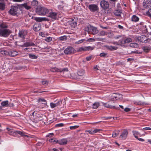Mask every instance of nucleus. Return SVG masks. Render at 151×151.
Masks as SVG:
<instances>
[{
	"label": "nucleus",
	"instance_id": "13d9d810",
	"mask_svg": "<svg viewBox=\"0 0 151 151\" xmlns=\"http://www.w3.org/2000/svg\"><path fill=\"white\" fill-rule=\"evenodd\" d=\"M64 125V124L63 123H60L58 124H57L56 125V127H63Z\"/></svg>",
	"mask_w": 151,
	"mask_h": 151
},
{
	"label": "nucleus",
	"instance_id": "a211bd4d",
	"mask_svg": "<svg viewBox=\"0 0 151 151\" xmlns=\"http://www.w3.org/2000/svg\"><path fill=\"white\" fill-rule=\"evenodd\" d=\"M103 39L100 38H96V39L93 38H90L86 40V41L87 42L88 41L89 42H93L95 41H102V40Z\"/></svg>",
	"mask_w": 151,
	"mask_h": 151
},
{
	"label": "nucleus",
	"instance_id": "39448f33",
	"mask_svg": "<svg viewBox=\"0 0 151 151\" xmlns=\"http://www.w3.org/2000/svg\"><path fill=\"white\" fill-rule=\"evenodd\" d=\"M21 6L24 7L26 9L31 10L32 9V8L31 4V3L29 1H26L21 5Z\"/></svg>",
	"mask_w": 151,
	"mask_h": 151
},
{
	"label": "nucleus",
	"instance_id": "393cba45",
	"mask_svg": "<svg viewBox=\"0 0 151 151\" xmlns=\"http://www.w3.org/2000/svg\"><path fill=\"white\" fill-rule=\"evenodd\" d=\"M132 21L136 22L139 20V18L136 15H133L132 17Z\"/></svg>",
	"mask_w": 151,
	"mask_h": 151
},
{
	"label": "nucleus",
	"instance_id": "8fccbe9b",
	"mask_svg": "<svg viewBox=\"0 0 151 151\" xmlns=\"http://www.w3.org/2000/svg\"><path fill=\"white\" fill-rule=\"evenodd\" d=\"M117 96H118L117 94H113L112 96L113 100H117Z\"/></svg>",
	"mask_w": 151,
	"mask_h": 151
},
{
	"label": "nucleus",
	"instance_id": "f3484780",
	"mask_svg": "<svg viewBox=\"0 0 151 151\" xmlns=\"http://www.w3.org/2000/svg\"><path fill=\"white\" fill-rule=\"evenodd\" d=\"M103 105L104 107L110 109H115V107L114 106H112L107 103H104L103 102H101Z\"/></svg>",
	"mask_w": 151,
	"mask_h": 151
},
{
	"label": "nucleus",
	"instance_id": "f704fd0d",
	"mask_svg": "<svg viewBox=\"0 0 151 151\" xmlns=\"http://www.w3.org/2000/svg\"><path fill=\"white\" fill-rule=\"evenodd\" d=\"M29 57L30 58L32 59H36L37 58V56L32 54H29Z\"/></svg>",
	"mask_w": 151,
	"mask_h": 151
},
{
	"label": "nucleus",
	"instance_id": "473e14b6",
	"mask_svg": "<svg viewBox=\"0 0 151 151\" xmlns=\"http://www.w3.org/2000/svg\"><path fill=\"white\" fill-rule=\"evenodd\" d=\"M86 41L85 39H82L81 40H79L75 42V43L76 44H78L82 43Z\"/></svg>",
	"mask_w": 151,
	"mask_h": 151
},
{
	"label": "nucleus",
	"instance_id": "e2e57ef3",
	"mask_svg": "<svg viewBox=\"0 0 151 151\" xmlns=\"http://www.w3.org/2000/svg\"><path fill=\"white\" fill-rule=\"evenodd\" d=\"M131 110V109L128 108H126L124 109V111L126 112H129Z\"/></svg>",
	"mask_w": 151,
	"mask_h": 151
},
{
	"label": "nucleus",
	"instance_id": "4be33fe9",
	"mask_svg": "<svg viewBox=\"0 0 151 151\" xmlns=\"http://www.w3.org/2000/svg\"><path fill=\"white\" fill-rule=\"evenodd\" d=\"M32 18L34 20L36 21L37 22H40L44 20V19L42 18L32 17Z\"/></svg>",
	"mask_w": 151,
	"mask_h": 151
},
{
	"label": "nucleus",
	"instance_id": "0e129e2a",
	"mask_svg": "<svg viewBox=\"0 0 151 151\" xmlns=\"http://www.w3.org/2000/svg\"><path fill=\"white\" fill-rule=\"evenodd\" d=\"M88 132H89V133L91 134H93L94 133H93V130H88L87 131Z\"/></svg>",
	"mask_w": 151,
	"mask_h": 151
},
{
	"label": "nucleus",
	"instance_id": "c9c22d12",
	"mask_svg": "<svg viewBox=\"0 0 151 151\" xmlns=\"http://www.w3.org/2000/svg\"><path fill=\"white\" fill-rule=\"evenodd\" d=\"M5 4L2 2H0V9L1 10H4L5 8Z\"/></svg>",
	"mask_w": 151,
	"mask_h": 151
},
{
	"label": "nucleus",
	"instance_id": "774afa93",
	"mask_svg": "<svg viewBox=\"0 0 151 151\" xmlns=\"http://www.w3.org/2000/svg\"><path fill=\"white\" fill-rule=\"evenodd\" d=\"M143 129H145L146 130H151V128L149 127H146L144 128H143Z\"/></svg>",
	"mask_w": 151,
	"mask_h": 151
},
{
	"label": "nucleus",
	"instance_id": "1a4fd4ad",
	"mask_svg": "<svg viewBox=\"0 0 151 151\" xmlns=\"http://www.w3.org/2000/svg\"><path fill=\"white\" fill-rule=\"evenodd\" d=\"M18 10V8L17 6H12L9 11V12L12 15H15L17 14Z\"/></svg>",
	"mask_w": 151,
	"mask_h": 151
},
{
	"label": "nucleus",
	"instance_id": "5fc2aeb1",
	"mask_svg": "<svg viewBox=\"0 0 151 151\" xmlns=\"http://www.w3.org/2000/svg\"><path fill=\"white\" fill-rule=\"evenodd\" d=\"M107 55V53H102L100 54V56L101 57H105Z\"/></svg>",
	"mask_w": 151,
	"mask_h": 151
},
{
	"label": "nucleus",
	"instance_id": "052dcab7",
	"mask_svg": "<svg viewBox=\"0 0 151 151\" xmlns=\"http://www.w3.org/2000/svg\"><path fill=\"white\" fill-rule=\"evenodd\" d=\"M118 96H117V100L121 99L122 97V95L120 94H117Z\"/></svg>",
	"mask_w": 151,
	"mask_h": 151
},
{
	"label": "nucleus",
	"instance_id": "aec40b11",
	"mask_svg": "<svg viewBox=\"0 0 151 151\" xmlns=\"http://www.w3.org/2000/svg\"><path fill=\"white\" fill-rule=\"evenodd\" d=\"M106 48L110 50H115L117 49V47L116 46H106Z\"/></svg>",
	"mask_w": 151,
	"mask_h": 151
},
{
	"label": "nucleus",
	"instance_id": "2eb2a0df",
	"mask_svg": "<svg viewBox=\"0 0 151 151\" xmlns=\"http://www.w3.org/2000/svg\"><path fill=\"white\" fill-rule=\"evenodd\" d=\"M67 143V140L66 139H62L58 140V143L61 145H65Z\"/></svg>",
	"mask_w": 151,
	"mask_h": 151
},
{
	"label": "nucleus",
	"instance_id": "a18cd8bd",
	"mask_svg": "<svg viewBox=\"0 0 151 151\" xmlns=\"http://www.w3.org/2000/svg\"><path fill=\"white\" fill-rule=\"evenodd\" d=\"M143 50L145 52H147L150 50V48L148 47H143Z\"/></svg>",
	"mask_w": 151,
	"mask_h": 151
},
{
	"label": "nucleus",
	"instance_id": "ddd939ff",
	"mask_svg": "<svg viewBox=\"0 0 151 151\" xmlns=\"http://www.w3.org/2000/svg\"><path fill=\"white\" fill-rule=\"evenodd\" d=\"M6 129L8 131L7 133L9 135L14 136H16V131H13V130L11 129L8 127L6 128Z\"/></svg>",
	"mask_w": 151,
	"mask_h": 151
},
{
	"label": "nucleus",
	"instance_id": "dca6fc26",
	"mask_svg": "<svg viewBox=\"0 0 151 151\" xmlns=\"http://www.w3.org/2000/svg\"><path fill=\"white\" fill-rule=\"evenodd\" d=\"M41 28L40 25L39 24H35L33 27V29L36 31L40 30Z\"/></svg>",
	"mask_w": 151,
	"mask_h": 151
},
{
	"label": "nucleus",
	"instance_id": "49530a36",
	"mask_svg": "<svg viewBox=\"0 0 151 151\" xmlns=\"http://www.w3.org/2000/svg\"><path fill=\"white\" fill-rule=\"evenodd\" d=\"M45 51L48 52L52 51V48L49 47L45 48Z\"/></svg>",
	"mask_w": 151,
	"mask_h": 151
},
{
	"label": "nucleus",
	"instance_id": "4c0bfd02",
	"mask_svg": "<svg viewBox=\"0 0 151 151\" xmlns=\"http://www.w3.org/2000/svg\"><path fill=\"white\" fill-rule=\"evenodd\" d=\"M99 105V103L98 102H95L93 104V109H96L97 108Z\"/></svg>",
	"mask_w": 151,
	"mask_h": 151
},
{
	"label": "nucleus",
	"instance_id": "f8f14e48",
	"mask_svg": "<svg viewBox=\"0 0 151 151\" xmlns=\"http://www.w3.org/2000/svg\"><path fill=\"white\" fill-rule=\"evenodd\" d=\"M62 100H60L56 103H50V106L51 108L53 109L57 106L60 105L62 104Z\"/></svg>",
	"mask_w": 151,
	"mask_h": 151
},
{
	"label": "nucleus",
	"instance_id": "79ce46f5",
	"mask_svg": "<svg viewBox=\"0 0 151 151\" xmlns=\"http://www.w3.org/2000/svg\"><path fill=\"white\" fill-rule=\"evenodd\" d=\"M60 72H63L64 73L65 72H68V68H66L63 69H60Z\"/></svg>",
	"mask_w": 151,
	"mask_h": 151
},
{
	"label": "nucleus",
	"instance_id": "58836bf2",
	"mask_svg": "<svg viewBox=\"0 0 151 151\" xmlns=\"http://www.w3.org/2000/svg\"><path fill=\"white\" fill-rule=\"evenodd\" d=\"M132 133L135 137L136 138H138L137 135L139 134V133L138 132L135 131H133Z\"/></svg>",
	"mask_w": 151,
	"mask_h": 151
},
{
	"label": "nucleus",
	"instance_id": "bb28decb",
	"mask_svg": "<svg viewBox=\"0 0 151 151\" xmlns=\"http://www.w3.org/2000/svg\"><path fill=\"white\" fill-rule=\"evenodd\" d=\"M38 4V1L36 0H33L31 3V5L32 6H37Z\"/></svg>",
	"mask_w": 151,
	"mask_h": 151
},
{
	"label": "nucleus",
	"instance_id": "09e8293b",
	"mask_svg": "<svg viewBox=\"0 0 151 151\" xmlns=\"http://www.w3.org/2000/svg\"><path fill=\"white\" fill-rule=\"evenodd\" d=\"M53 133H49L46 136V137H49L50 138L54 136Z\"/></svg>",
	"mask_w": 151,
	"mask_h": 151
},
{
	"label": "nucleus",
	"instance_id": "37998d69",
	"mask_svg": "<svg viewBox=\"0 0 151 151\" xmlns=\"http://www.w3.org/2000/svg\"><path fill=\"white\" fill-rule=\"evenodd\" d=\"M134 104L137 105H144V104H145L144 102H142L141 101H136L134 102Z\"/></svg>",
	"mask_w": 151,
	"mask_h": 151
},
{
	"label": "nucleus",
	"instance_id": "c03bdc74",
	"mask_svg": "<svg viewBox=\"0 0 151 151\" xmlns=\"http://www.w3.org/2000/svg\"><path fill=\"white\" fill-rule=\"evenodd\" d=\"M19 35L20 37L22 38H24L25 35L24 34V32H22L21 31L19 32Z\"/></svg>",
	"mask_w": 151,
	"mask_h": 151
},
{
	"label": "nucleus",
	"instance_id": "6e6552de",
	"mask_svg": "<svg viewBox=\"0 0 151 151\" xmlns=\"http://www.w3.org/2000/svg\"><path fill=\"white\" fill-rule=\"evenodd\" d=\"M9 31L7 29H0V35L4 37H7L10 34Z\"/></svg>",
	"mask_w": 151,
	"mask_h": 151
},
{
	"label": "nucleus",
	"instance_id": "338daca9",
	"mask_svg": "<svg viewBox=\"0 0 151 151\" xmlns=\"http://www.w3.org/2000/svg\"><path fill=\"white\" fill-rule=\"evenodd\" d=\"M14 104L12 103H9V105L8 106L10 107H12L14 106Z\"/></svg>",
	"mask_w": 151,
	"mask_h": 151
},
{
	"label": "nucleus",
	"instance_id": "3c124183",
	"mask_svg": "<svg viewBox=\"0 0 151 151\" xmlns=\"http://www.w3.org/2000/svg\"><path fill=\"white\" fill-rule=\"evenodd\" d=\"M42 84L44 85H47L48 84V82L46 80H44L42 81Z\"/></svg>",
	"mask_w": 151,
	"mask_h": 151
},
{
	"label": "nucleus",
	"instance_id": "e433bc0d",
	"mask_svg": "<svg viewBox=\"0 0 151 151\" xmlns=\"http://www.w3.org/2000/svg\"><path fill=\"white\" fill-rule=\"evenodd\" d=\"M130 46L132 47L137 48L138 47V45L137 43H131Z\"/></svg>",
	"mask_w": 151,
	"mask_h": 151
},
{
	"label": "nucleus",
	"instance_id": "7ed1b4c3",
	"mask_svg": "<svg viewBox=\"0 0 151 151\" xmlns=\"http://www.w3.org/2000/svg\"><path fill=\"white\" fill-rule=\"evenodd\" d=\"M48 16L52 19L54 20L57 19L58 18V14L57 12H53L51 10H49Z\"/></svg>",
	"mask_w": 151,
	"mask_h": 151
},
{
	"label": "nucleus",
	"instance_id": "72a5a7b5",
	"mask_svg": "<svg viewBox=\"0 0 151 151\" xmlns=\"http://www.w3.org/2000/svg\"><path fill=\"white\" fill-rule=\"evenodd\" d=\"M35 45V44L32 42H27L25 43V47H27L30 46Z\"/></svg>",
	"mask_w": 151,
	"mask_h": 151
},
{
	"label": "nucleus",
	"instance_id": "de8ad7c7",
	"mask_svg": "<svg viewBox=\"0 0 151 151\" xmlns=\"http://www.w3.org/2000/svg\"><path fill=\"white\" fill-rule=\"evenodd\" d=\"M45 40L47 42H50L52 41V38L51 37H46Z\"/></svg>",
	"mask_w": 151,
	"mask_h": 151
},
{
	"label": "nucleus",
	"instance_id": "603ef678",
	"mask_svg": "<svg viewBox=\"0 0 151 151\" xmlns=\"http://www.w3.org/2000/svg\"><path fill=\"white\" fill-rule=\"evenodd\" d=\"M79 126H70V128L71 129H74L78 128L79 127Z\"/></svg>",
	"mask_w": 151,
	"mask_h": 151
},
{
	"label": "nucleus",
	"instance_id": "b1692460",
	"mask_svg": "<svg viewBox=\"0 0 151 151\" xmlns=\"http://www.w3.org/2000/svg\"><path fill=\"white\" fill-rule=\"evenodd\" d=\"M49 141L51 143L56 144L58 143V140L55 138H53L49 140Z\"/></svg>",
	"mask_w": 151,
	"mask_h": 151
},
{
	"label": "nucleus",
	"instance_id": "9d476101",
	"mask_svg": "<svg viewBox=\"0 0 151 151\" xmlns=\"http://www.w3.org/2000/svg\"><path fill=\"white\" fill-rule=\"evenodd\" d=\"M88 7L90 11L93 12L97 11L98 9L97 6L95 4L89 5Z\"/></svg>",
	"mask_w": 151,
	"mask_h": 151
},
{
	"label": "nucleus",
	"instance_id": "7c9ffc66",
	"mask_svg": "<svg viewBox=\"0 0 151 151\" xmlns=\"http://www.w3.org/2000/svg\"><path fill=\"white\" fill-rule=\"evenodd\" d=\"M119 130L113 132L112 134V137H116L119 134Z\"/></svg>",
	"mask_w": 151,
	"mask_h": 151
},
{
	"label": "nucleus",
	"instance_id": "6e6d98bb",
	"mask_svg": "<svg viewBox=\"0 0 151 151\" xmlns=\"http://www.w3.org/2000/svg\"><path fill=\"white\" fill-rule=\"evenodd\" d=\"M66 36H61L59 37V39L62 40H64L65 39H66Z\"/></svg>",
	"mask_w": 151,
	"mask_h": 151
},
{
	"label": "nucleus",
	"instance_id": "ea45409f",
	"mask_svg": "<svg viewBox=\"0 0 151 151\" xmlns=\"http://www.w3.org/2000/svg\"><path fill=\"white\" fill-rule=\"evenodd\" d=\"M142 30L144 33H146L147 32V29L146 25L143 26L142 28Z\"/></svg>",
	"mask_w": 151,
	"mask_h": 151
},
{
	"label": "nucleus",
	"instance_id": "0eeeda50",
	"mask_svg": "<svg viewBox=\"0 0 151 151\" xmlns=\"http://www.w3.org/2000/svg\"><path fill=\"white\" fill-rule=\"evenodd\" d=\"M132 41V40L130 38L123 37L119 40V42L121 43V45H123L125 43L130 42Z\"/></svg>",
	"mask_w": 151,
	"mask_h": 151
},
{
	"label": "nucleus",
	"instance_id": "5701e85b",
	"mask_svg": "<svg viewBox=\"0 0 151 151\" xmlns=\"http://www.w3.org/2000/svg\"><path fill=\"white\" fill-rule=\"evenodd\" d=\"M18 54V52L15 50H12L10 51L9 55L11 56L14 57Z\"/></svg>",
	"mask_w": 151,
	"mask_h": 151
},
{
	"label": "nucleus",
	"instance_id": "c756f323",
	"mask_svg": "<svg viewBox=\"0 0 151 151\" xmlns=\"http://www.w3.org/2000/svg\"><path fill=\"white\" fill-rule=\"evenodd\" d=\"M51 71L53 72H60V69H58L56 67H53L51 68Z\"/></svg>",
	"mask_w": 151,
	"mask_h": 151
},
{
	"label": "nucleus",
	"instance_id": "20e7f679",
	"mask_svg": "<svg viewBox=\"0 0 151 151\" xmlns=\"http://www.w3.org/2000/svg\"><path fill=\"white\" fill-rule=\"evenodd\" d=\"M94 48V47L91 46L82 47L78 48L77 50V51L78 52H81L84 51L92 50H93Z\"/></svg>",
	"mask_w": 151,
	"mask_h": 151
},
{
	"label": "nucleus",
	"instance_id": "6ab92c4d",
	"mask_svg": "<svg viewBox=\"0 0 151 151\" xmlns=\"http://www.w3.org/2000/svg\"><path fill=\"white\" fill-rule=\"evenodd\" d=\"M1 105L2 107H8L9 101L7 100L3 101L1 103Z\"/></svg>",
	"mask_w": 151,
	"mask_h": 151
},
{
	"label": "nucleus",
	"instance_id": "a19ab883",
	"mask_svg": "<svg viewBox=\"0 0 151 151\" xmlns=\"http://www.w3.org/2000/svg\"><path fill=\"white\" fill-rule=\"evenodd\" d=\"M17 134H18L22 136H24V132L19 131H16V136Z\"/></svg>",
	"mask_w": 151,
	"mask_h": 151
},
{
	"label": "nucleus",
	"instance_id": "412c9836",
	"mask_svg": "<svg viewBox=\"0 0 151 151\" xmlns=\"http://www.w3.org/2000/svg\"><path fill=\"white\" fill-rule=\"evenodd\" d=\"M91 32L93 35H95L97 33L98 31L96 28L94 27H92L91 28Z\"/></svg>",
	"mask_w": 151,
	"mask_h": 151
},
{
	"label": "nucleus",
	"instance_id": "cd10ccee",
	"mask_svg": "<svg viewBox=\"0 0 151 151\" xmlns=\"http://www.w3.org/2000/svg\"><path fill=\"white\" fill-rule=\"evenodd\" d=\"M75 20L74 22L73 21L72 22L70 23V26L72 27L73 28H74L76 26L77 23L76 22V18H74Z\"/></svg>",
	"mask_w": 151,
	"mask_h": 151
},
{
	"label": "nucleus",
	"instance_id": "9b49d317",
	"mask_svg": "<svg viewBox=\"0 0 151 151\" xmlns=\"http://www.w3.org/2000/svg\"><path fill=\"white\" fill-rule=\"evenodd\" d=\"M128 134L127 130H124L120 135L119 138L121 139H125L126 138Z\"/></svg>",
	"mask_w": 151,
	"mask_h": 151
},
{
	"label": "nucleus",
	"instance_id": "4d7b16f0",
	"mask_svg": "<svg viewBox=\"0 0 151 151\" xmlns=\"http://www.w3.org/2000/svg\"><path fill=\"white\" fill-rule=\"evenodd\" d=\"M147 14L149 16L151 17V8L149 9L147 12Z\"/></svg>",
	"mask_w": 151,
	"mask_h": 151
},
{
	"label": "nucleus",
	"instance_id": "f03ea898",
	"mask_svg": "<svg viewBox=\"0 0 151 151\" xmlns=\"http://www.w3.org/2000/svg\"><path fill=\"white\" fill-rule=\"evenodd\" d=\"M101 7L104 9H106L109 7V3L106 1L102 0L100 2Z\"/></svg>",
	"mask_w": 151,
	"mask_h": 151
},
{
	"label": "nucleus",
	"instance_id": "f257e3e1",
	"mask_svg": "<svg viewBox=\"0 0 151 151\" xmlns=\"http://www.w3.org/2000/svg\"><path fill=\"white\" fill-rule=\"evenodd\" d=\"M49 10L44 7H39L36 10V13L39 15H44L49 12Z\"/></svg>",
	"mask_w": 151,
	"mask_h": 151
},
{
	"label": "nucleus",
	"instance_id": "864d4df0",
	"mask_svg": "<svg viewBox=\"0 0 151 151\" xmlns=\"http://www.w3.org/2000/svg\"><path fill=\"white\" fill-rule=\"evenodd\" d=\"M101 131V130L99 129H96L93 130V133L94 134L96 133L99 132L100 131Z\"/></svg>",
	"mask_w": 151,
	"mask_h": 151
},
{
	"label": "nucleus",
	"instance_id": "a878e982",
	"mask_svg": "<svg viewBox=\"0 0 151 151\" xmlns=\"http://www.w3.org/2000/svg\"><path fill=\"white\" fill-rule=\"evenodd\" d=\"M107 32H105L103 31H101L99 34H98V35L99 36H104L107 35Z\"/></svg>",
	"mask_w": 151,
	"mask_h": 151
},
{
	"label": "nucleus",
	"instance_id": "69168bd1",
	"mask_svg": "<svg viewBox=\"0 0 151 151\" xmlns=\"http://www.w3.org/2000/svg\"><path fill=\"white\" fill-rule=\"evenodd\" d=\"M91 58V56H90L87 57L86 58V59L87 61H89L90 60Z\"/></svg>",
	"mask_w": 151,
	"mask_h": 151
},
{
	"label": "nucleus",
	"instance_id": "bf43d9fd",
	"mask_svg": "<svg viewBox=\"0 0 151 151\" xmlns=\"http://www.w3.org/2000/svg\"><path fill=\"white\" fill-rule=\"evenodd\" d=\"M119 40L118 41V42H115L113 43V44L114 45H121V43L120 42H119Z\"/></svg>",
	"mask_w": 151,
	"mask_h": 151
},
{
	"label": "nucleus",
	"instance_id": "2f4dec72",
	"mask_svg": "<svg viewBox=\"0 0 151 151\" xmlns=\"http://www.w3.org/2000/svg\"><path fill=\"white\" fill-rule=\"evenodd\" d=\"M121 11L119 10H116L114 12V14L115 15L119 16L121 15Z\"/></svg>",
	"mask_w": 151,
	"mask_h": 151
},
{
	"label": "nucleus",
	"instance_id": "4468645a",
	"mask_svg": "<svg viewBox=\"0 0 151 151\" xmlns=\"http://www.w3.org/2000/svg\"><path fill=\"white\" fill-rule=\"evenodd\" d=\"M138 40L142 42L146 43L147 41H146L147 38L144 35H142L141 36L138 37L137 38Z\"/></svg>",
	"mask_w": 151,
	"mask_h": 151
},
{
	"label": "nucleus",
	"instance_id": "423d86ee",
	"mask_svg": "<svg viewBox=\"0 0 151 151\" xmlns=\"http://www.w3.org/2000/svg\"><path fill=\"white\" fill-rule=\"evenodd\" d=\"M76 50L73 47H69L64 50V52L66 54H72L75 52Z\"/></svg>",
	"mask_w": 151,
	"mask_h": 151
},
{
	"label": "nucleus",
	"instance_id": "680f3d73",
	"mask_svg": "<svg viewBox=\"0 0 151 151\" xmlns=\"http://www.w3.org/2000/svg\"><path fill=\"white\" fill-rule=\"evenodd\" d=\"M39 102H46V101L44 99H39Z\"/></svg>",
	"mask_w": 151,
	"mask_h": 151
},
{
	"label": "nucleus",
	"instance_id": "c85d7f7f",
	"mask_svg": "<svg viewBox=\"0 0 151 151\" xmlns=\"http://www.w3.org/2000/svg\"><path fill=\"white\" fill-rule=\"evenodd\" d=\"M144 5L147 6V4H151V0H144L143 2Z\"/></svg>",
	"mask_w": 151,
	"mask_h": 151
}]
</instances>
